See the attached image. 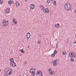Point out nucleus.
Returning a JSON list of instances; mask_svg holds the SVG:
<instances>
[{"mask_svg": "<svg viewBox=\"0 0 76 76\" xmlns=\"http://www.w3.org/2000/svg\"><path fill=\"white\" fill-rule=\"evenodd\" d=\"M8 22V21H6L5 20H4L2 23L3 26H7Z\"/></svg>", "mask_w": 76, "mask_h": 76, "instance_id": "obj_6", "label": "nucleus"}, {"mask_svg": "<svg viewBox=\"0 0 76 76\" xmlns=\"http://www.w3.org/2000/svg\"><path fill=\"white\" fill-rule=\"evenodd\" d=\"M10 1H11V2H12V3L13 2V0H10Z\"/></svg>", "mask_w": 76, "mask_h": 76, "instance_id": "obj_29", "label": "nucleus"}, {"mask_svg": "<svg viewBox=\"0 0 76 76\" xmlns=\"http://www.w3.org/2000/svg\"><path fill=\"white\" fill-rule=\"evenodd\" d=\"M44 8H44H45V7H43Z\"/></svg>", "mask_w": 76, "mask_h": 76, "instance_id": "obj_36", "label": "nucleus"}, {"mask_svg": "<svg viewBox=\"0 0 76 76\" xmlns=\"http://www.w3.org/2000/svg\"><path fill=\"white\" fill-rule=\"evenodd\" d=\"M50 3V0H48V4Z\"/></svg>", "mask_w": 76, "mask_h": 76, "instance_id": "obj_27", "label": "nucleus"}, {"mask_svg": "<svg viewBox=\"0 0 76 76\" xmlns=\"http://www.w3.org/2000/svg\"><path fill=\"white\" fill-rule=\"evenodd\" d=\"M62 53L63 55H66V53L65 52H62Z\"/></svg>", "mask_w": 76, "mask_h": 76, "instance_id": "obj_26", "label": "nucleus"}, {"mask_svg": "<svg viewBox=\"0 0 76 76\" xmlns=\"http://www.w3.org/2000/svg\"><path fill=\"white\" fill-rule=\"evenodd\" d=\"M6 73L7 75H8V76H10V75H12V73H13V70H12L11 69H7Z\"/></svg>", "mask_w": 76, "mask_h": 76, "instance_id": "obj_3", "label": "nucleus"}, {"mask_svg": "<svg viewBox=\"0 0 76 76\" xmlns=\"http://www.w3.org/2000/svg\"><path fill=\"white\" fill-rule=\"evenodd\" d=\"M54 62L53 63V64L54 66H56L57 64V62L56 61H54Z\"/></svg>", "mask_w": 76, "mask_h": 76, "instance_id": "obj_13", "label": "nucleus"}, {"mask_svg": "<svg viewBox=\"0 0 76 76\" xmlns=\"http://www.w3.org/2000/svg\"><path fill=\"white\" fill-rule=\"evenodd\" d=\"M55 26L56 28H59L60 27V24L59 23H57L56 24H55Z\"/></svg>", "mask_w": 76, "mask_h": 76, "instance_id": "obj_11", "label": "nucleus"}, {"mask_svg": "<svg viewBox=\"0 0 76 76\" xmlns=\"http://www.w3.org/2000/svg\"><path fill=\"white\" fill-rule=\"evenodd\" d=\"M1 69H0V73L1 72Z\"/></svg>", "mask_w": 76, "mask_h": 76, "instance_id": "obj_33", "label": "nucleus"}, {"mask_svg": "<svg viewBox=\"0 0 76 76\" xmlns=\"http://www.w3.org/2000/svg\"><path fill=\"white\" fill-rule=\"evenodd\" d=\"M52 57H54L55 56V53H53L51 55Z\"/></svg>", "mask_w": 76, "mask_h": 76, "instance_id": "obj_23", "label": "nucleus"}, {"mask_svg": "<svg viewBox=\"0 0 76 76\" xmlns=\"http://www.w3.org/2000/svg\"><path fill=\"white\" fill-rule=\"evenodd\" d=\"M8 4H10V5H11V4H12V3L11 1H8Z\"/></svg>", "mask_w": 76, "mask_h": 76, "instance_id": "obj_20", "label": "nucleus"}, {"mask_svg": "<svg viewBox=\"0 0 76 76\" xmlns=\"http://www.w3.org/2000/svg\"><path fill=\"white\" fill-rule=\"evenodd\" d=\"M3 0H0V4H3Z\"/></svg>", "mask_w": 76, "mask_h": 76, "instance_id": "obj_18", "label": "nucleus"}, {"mask_svg": "<svg viewBox=\"0 0 76 76\" xmlns=\"http://www.w3.org/2000/svg\"><path fill=\"white\" fill-rule=\"evenodd\" d=\"M40 42H41V41H38L37 42V43H38V44H39Z\"/></svg>", "mask_w": 76, "mask_h": 76, "instance_id": "obj_28", "label": "nucleus"}, {"mask_svg": "<svg viewBox=\"0 0 76 76\" xmlns=\"http://www.w3.org/2000/svg\"><path fill=\"white\" fill-rule=\"evenodd\" d=\"M70 60L71 61H74V58H70Z\"/></svg>", "mask_w": 76, "mask_h": 76, "instance_id": "obj_19", "label": "nucleus"}, {"mask_svg": "<svg viewBox=\"0 0 76 76\" xmlns=\"http://www.w3.org/2000/svg\"><path fill=\"white\" fill-rule=\"evenodd\" d=\"M10 13V7L7 8L4 10V13L5 15H8Z\"/></svg>", "mask_w": 76, "mask_h": 76, "instance_id": "obj_4", "label": "nucleus"}, {"mask_svg": "<svg viewBox=\"0 0 76 76\" xmlns=\"http://www.w3.org/2000/svg\"><path fill=\"white\" fill-rule=\"evenodd\" d=\"M12 21L15 24H17V21H16V20L15 19H12Z\"/></svg>", "mask_w": 76, "mask_h": 76, "instance_id": "obj_15", "label": "nucleus"}, {"mask_svg": "<svg viewBox=\"0 0 76 76\" xmlns=\"http://www.w3.org/2000/svg\"><path fill=\"white\" fill-rule=\"evenodd\" d=\"M75 12L76 13V10H75Z\"/></svg>", "mask_w": 76, "mask_h": 76, "instance_id": "obj_34", "label": "nucleus"}, {"mask_svg": "<svg viewBox=\"0 0 76 76\" xmlns=\"http://www.w3.org/2000/svg\"><path fill=\"white\" fill-rule=\"evenodd\" d=\"M36 75L37 76H43L42 72L40 71H37L36 73Z\"/></svg>", "mask_w": 76, "mask_h": 76, "instance_id": "obj_5", "label": "nucleus"}, {"mask_svg": "<svg viewBox=\"0 0 76 76\" xmlns=\"http://www.w3.org/2000/svg\"><path fill=\"white\" fill-rule=\"evenodd\" d=\"M45 12L46 13L48 12V9L47 8H46L45 9Z\"/></svg>", "mask_w": 76, "mask_h": 76, "instance_id": "obj_22", "label": "nucleus"}, {"mask_svg": "<svg viewBox=\"0 0 76 76\" xmlns=\"http://www.w3.org/2000/svg\"><path fill=\"white\" fill-rule=\"evenodd\" d=\"M54 54H57V50H55V51H54Z\"/></svg>", "mask_w": 76, "mask_h": 76, "instance_id": "obj_24", "label": "nucleus"}, {"mask_svg": "<svg viewBox=\"0 0 76 76\" xmlns=\"http://www.w3.org/2000/svg\"><path fill=\"white\" fill-rule=\"evenodd\" d=\"M29 8L31 10H32L35 9V5L33 4H31L29 6Z\"/></svg>", "mask_w": 76, "mask_h": 76, "instance_id": "obj_7", "label": "nucleus"}, {"mask_svg": "<svg viewBox=\"0 0 76 76\" xmlns=\"http://www.w3.org/2000/svg\"><path fill=\"white\" fill-rule=\"evenodd\" d=\"M64 8L67 10V11H70L72 10V7L70 4H66L64 6Z\"/></svg>", "mask_w": 76, "mask_h": 76, "instance_id": "obj_1", "label": "nucleus"}, {"mask_svg": "<svg viewBox=\"0 0 76 76\" xmlns=\"http://www.w3.org/2000/svg\"><path fill=\"white\" fill-rule=\"evenodd\" d=\"M10 61H11V62H12V63H14V59L13 58H11L10 59Z\"/></svg>", "mask_w": 76, "mask_h": 76, "instance_id": "obj_16", "label": "nucleus"}, {"mask_svg": "<svg viewBox=\"0 0 76 76\" xmlns=\"http://www.w3.org/2000/svg\"><path fill=\"white\" fill-rule=\"evenodd\" d=\"M70 56L71 57H74V58H75L76 56V53L74 52H71Z\"/></svg>", "mask_w": 76, "mask_h": 76, "instance_id": "obj_8", "label": "nucleus"}, {"mask_svg": "<svg viewBox=\"0 0 76 76\" xmlns=\"http://www.w3.org/2000/svg\"><path fill=\"white\" fill-rule=\"evenodd\" d=\"M19 76H21V75H20Z\"/></svg>", "mask_w": 76, "mask_h": 76, "instance_id": "obj_37", "label": "nucleus"}, {"mask_svg": "<svg viewBox=\"0 0 76 76\" xmlns=\"http://www.w3.org/2000/svg\"><path fill=\"white\" fill-rule=\"evenodd\" d=\"M54 75V71H52L50 73H49V75L50 76H52Z\"/></svg>", "mask_w": 76, "mask_h": 76, "instance_id": "obj_12", "label": "nucleus"}, {"mask_svg": "<svg viewBox=\"0 0 76 76\" xmlns=\"http://www.w3.org/2000/svg\"><path fill=\"white\" fill-rule=\"evenodd\" d=\"M26 76H28V75H27Z\"/></svg>", "mask_w": 76, "mask_h": 76, "instance_id": "obj_38", "label": "nucleus"}, {"mask_svg": "<svg viewBox=\"0 0 76 76\" xmlns=\"http://www.w3.org/2000/svg\"><path fill=\"white\" fill-rule=\"evenodd\" d=\"M54 5H55V6H56V4H57V3L56 2V1H54Z\"/></svg>", "mask_w": 76, "mask_h": 76, "instance_id": "obj_25", "label": "nucleus"}, {"mask_svg": "<svg viewBox=\"0 0 76 76\" xmlns=\"http://www.w3.org/2000/svg\"><path fill=\"white\" fill-rule=\"evenodd\" d=\"M25 1H26V0H25Z\"/></svg>", "mask_w": 76, "mask_h": 76, "instance_id": "obj_40", "label": "nucleus"}, {"mask_svg": "<svg viewBox=\"0 0 76 76\" xmlns=\"http://www.w3.org/2000/svg\"><path fill=\"white\" fill-rule=\"evenodd\" d=\"M49 10H48V13H49Z\"/></svg>", "mask_w": 76, "mask_h": 76, "instance_id": "obj_31", "label": "nucleus"}, {"mask_svg": "<svg viewBox=\"0 0 76 76\" xmlns=\"http://www.w3.org/2000/svg\"><path fill=\"white\" fill-rule=\"evenodd\" d=\"M54 0H51V1H53Z\"/></svg>", "mask_w": 76, "mask_h": 76, "instance_id": "obj_35", "label": "nucleus"}, {"mask_svg": "<svg viewBox=\"0 0 76 76\" xmlns=\"http://www.w3.org/2000/svg\"><path fill=\"white\" fill-rule=\"evenodd\" d=\"M10 66H12V67H14L16 66V65L15 64V63L14 62L12 63V62H10Z\"/></svg>", "mask_w": 76, "mask_h": 76, "instance_id": "obj_9", "label": "nucleus"}, {"mask_svg": "<svg viewBox=\"0 0 76 76\" xmlns=\"http://www.w3.org/2000/svg\"><path fill=\"white\" fill-rule=\"evenodd\" d=\"M26 1H27V0H26Z\"/></svg>", "mask_w": 76, "mask_h": 76, "instance_id": "obj_39", "label": "nucleus"}, {"mask_svg": "<svg viewBox=\"0 0 76 76\" xmlns=\"http://www.w3.org/2000/svg\"><path fill=\"white\" fill-rule=\"evenodd\" d=\"M58 47V44H56V48Z\"/></svg>", "mask_w": 76, "mask_h": 76, "instance_id": "obj_30", "label": "nucleus"}, {"mask_svg": "<svg viewBox=\"0 0 76 76\" xmlns=\"http://www.w3.org/2000/svg\"><path fill=\"white\" fill-rule=\"evenodd\" d=\"M19 51H20L21 53H25V51L23 50V49L20 50Z\"/></svg>", "mask_w": 76, "mask_h": 76, "instance_id": "obj_17", "label": "nucleus"}, {"mask_svg": "<svg viewBox=\"0 0 76 76\" xmlns=\"http://www.w3.org/2000/svg\"><path fill=\"white\" fill-rule=\"evenodd\" d=\"M30 72L31 76H35V69L34 68H31L30 70Z\"/></svg>", "mask_w": 76, "mask_h": 76, "instance_id": "obj_2", "label": "nucleus"}, {"mask_svg": "<svg viewBox=\"0 0 76 76\" xmlns=\"http://www.w3.org/2000/svg\"><path fill=\"white\" fill-rule=\"evenodd\" d=\"M76 42H74V44H76Z\"/></svg>", "mask_w": 76, "mask_h": 76, "instance_id": "obj_32", "label": "nucleus"}, {"mask_svg": "<svg viewBox=\"0 0 76 76\" xmlns=\"http://www.w3.org/2000/svg\"><path fill=\"white\" fill-rule=\"evenodd\" d=\"M15 4L17 6H18V7H19V6H20V4L19 3V2L18 1L16 2Z\"/></svg>", "mask_w": 76, "mask_h": 76, "instance_id": "obj_14", "label": "nucleus"}, {"mask_svg": "<svg viewBox=\"0 0 76 76\" xmlns=\"http://www.w3.org/2000/svg\"><path fill=\"white\" fill-rule=\"evenodd\" d=\"M31 37V34L30 33L28 32L26 34V37L27 39H29Z\"/></svg>", "mask_w": 76, "mask_h": 76, "instance_id": "obj_10", "label": "nucleus"}, {"mask_svg": "<svg viewBox=\"0 0 76 76\" xmlns=\"http://www.w3.org/2000/svg\"><path fill=\"white\" fill-rule=\"evenodd\" d=\"M49 73H50L52 72V69H49Z\"/></svg>", "mask_w": 76, "mask_h": 76, "instance_id": "obj_21", "label": "nucleus"}]
</instances>
